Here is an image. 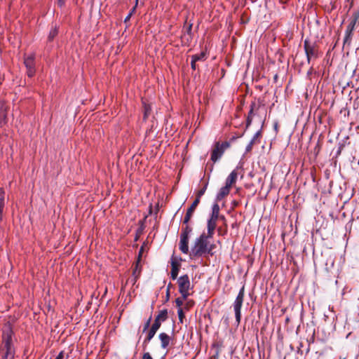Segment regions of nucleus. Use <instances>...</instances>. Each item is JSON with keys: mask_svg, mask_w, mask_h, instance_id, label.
Returning a JSON list of instances; mask_svg holds the SVG:
<instances>
[{"mask_svg": "<svg viewBox=\"0 0 359 359\" xmlns=\"http://www.w3.org/2000/svg\"><path fill=\"white\" fill-rule=\"evenodd\" d=\"M189 237H187L184 235H180V241L179 243V248L181 252L184 254H189Z\"/></svg>", "mask_w": 359, "mask_h": 359, "instance_id": "nucleus-10", "label": "nucleus"}, {"mask_svg": "<svg viewBox=\"0 0 359 359\" xmlns=\"http://www.w3.org/2000/svg\"><path fill=\"white\" fill-rule=\"evenodd\" d=\"M170 264H171L170 277L172 280H175V279H177L178 273H179L180 264L177 260V259L174 258V257H172Z\"/></svg>", "mask_w": 359, "mask_h": 359, "instance_id": "nucleus-9", "label": "nucleus"}, {"mask_svg": "<svg viewBox=\"0 0 359 359\" xmlns=\"http://www.w3.org/2000/svg\"><path fill=\"white\" fill-rule=\"evenodd\" d=\"M304 48L309 63L311 62V60L318 57V49L317 45L315 43H311L309 40L306 39L304 41Z\"/></svg>", "mask_w": 359, "mask_h": 359, "instance_id": "nucleus-5", "label": "nucleus"}, {"mask_svg": "<svg viewBox=\"0 0 359 359\" xmlns=\"http://www.w3.org/2000/svg\"><path fill=\"white\" fill-rule=\"evenodd\" d=\"M168 318V311L166 309H163L159 312L155 319L164 322Z\"/></svg>", "mask_w": 359, "mask_h": 359, "instance_id": "nucleus-22", "label": "nucleus"}, {"mask_svg": "<svg viewBox=\"0 0 359 359\" xmlns=\"http://www.w3.org/2000/svg\"><path fill=\"white\" fill-rule=\"evenodd\" d=\"M220 147V144L219 142H217L215 145L214 149L212 151L211 160L214 163L216 162L218 159H219L224 154L222 149H221Z\"/></svg>", "mask_w": 359, "mask_h": 359, "instance_id": "nucleus-12", "label": "nucleus"}, {"mask_svg": "<svg viewBox=\"0 0 359 359\" xmlns=\"http://www.w3.org/2000/svg\"><path fill=\"white\" fill-rule=\"evenodd\" d=\"M161 325V322L155 319L154 323L152 324L150 329L153 330L155 332H157L158 330L160 328Z\"/></svg>", "mask_w": 359, "mask_h": 359, "instance_id": "nucleus-26", "label": "nucleus"}, {"mask_svg": "<svg viewBox=\"0 0 359 359\" xmlns=\"http://www.w3.org/2000/svg\"><path fill=\"white\" fill-rule=\"evenodd\" d=\"M257 107L255 102H252L250 104V110L248 113V117H252L253 118L254 116V110Z\"/></svg>", "mask_w": 359, "mask_h": 359, "instance_id": "nucleus-29", "label": "nucleus"}, {"mask_svg": "<svg viewBox=\"0 0 359 359\" xmlns=\"http://www.w3.org/2000/svg\"><path fill=\"white\" fill-rule=\"evenodd\" d=\"M136 7H137V6H135L133 8V9H132V10H131V11L130 12L129 15H130L132 16L133 13H134V11H135V9H136Z\"/></svg>", "mask_w": 359, "mask_h": 359, "instance_id": "nucleus-42", "label": "nucleus"}, {"mask_svg": "<svg viewBox=\"0 0 359 359\" xmlns=\"http://www.w3.org/2000/svg\"><path fill=\"white\" fill-rule=\"evenodd\" d=\"M177 315H178V318H179V320L181 323H182V320H183V318L184 317V313H183V311H182V308H179L178 310H177Z\"/></svg>", "mask_w": 359, "mask_h": 359, "instance_id": "nucleus-30", "label": "nucleus"}, {"mask_svg": "<svg viewBox=\"0 0 359 359\" xmlns=\"http://www.w3.org/2000/svg\"><path fill=\"white\" fill-rule=\"evenodd\" d=\"M156 333V332L154 331L151 329H149V330L148 331L147 335L145 337V339H144L143 343H142V347H143L144 350H145L147 348L148 344L152 339V338L154 337Z\"/></svg>", "mask_w": 359, "mask_h": 359, "instance_id": "nucleus-19", "label": "nucleus"}, {"mask_svg": "<svg viewBox=\"0 0 359 359\" xmlns=\"http://www.w3.org/2000/svg\"><path fill=\"white\" fill-rule=\"evenodd\" d=\"M151 320V317H150V318L147 320V321L145 323V324H144V328H143V332H146V331L149 329V326H150Z\"/></svg>", "mask_w": 359, "mask_h": 359, "instance_id": "nucleus-32", "label": "nucleus"}, {"mask_svg": "<svg viewBox=\"0 0 359 359\" xmlns=\"http://www.w3.org/2000/svg\"><path fill=\"white\" fill-rule=\"evenodd\" d=\"M184 299H183V297H178L175 299V303L177 307L181 308V306L183 304V302Z\"/></svg>", "mask_w": 359, "mask_h": 359, "instance_id": "nucleus-31", "label": "nucleus"}, {"mask_svg": "<svg viewBox=\"0 0 359 359\" xmlns=\"http://www.w3.org/2000/svg\"><path fill=\"white\" fill-rule=\"evenodd\" d=\"M2 359H14L15 351L12 344V332H4L2 345L0 349Z\"/></svg>", "mask_w": 359, "mask_h": 359, "instance_id": "nucleus-2", "label": "nucleus"}, {"mask_svg": "<svg viewBox=\"0 0 359 359\" xmlns=\"http://www.w3.org/2000/svg\"><path fill=\"white\" fill-rule=\"evenodd\" d=\"M220 146H221L220 148L222 149L223 152H224L225 149H227L228 147H229L230 144L229 142H224L220 144Z\"/></svg>", "mask_w": 359, "mask_h": 359, "instance_id": "nucleus-33", "label": "nucleus"}, {"mask_svg": "<svg viewBox=\"0 0 359 359\" xmlns=\"http://www.w3.org/2000/svg\"><path fill=\"white\" fill-rule=\"evenodd\" d=\"M207 187H208V183H206L204 185V187L198 191L196 198H198V200L200 201L201 197L205 194Z\"/></svg>", "mask_w": 359, "mask_h": 359, "instance_id": "nucleus-28", "label": "nucleus"}, {"mask_svg": "<svg viewBox=\"0 0 359 359\" xmlns=\"http://www.w3.org/2000/svg\"><path fill=\"white\" fill-rule=\"evenodd\" d=\"M252 121V118L251 116L247 118V123H246L247 128L251 124Z\"/></svg>", "mask_w": 359, "mask_h": 359, "instance_id": "nucleus-36", "label": "nucleus"}, {"mask_svg": "<svg viewBox=\"0 0 359 359\" xmlns=\"http://www.w3.org/2000/svg\"><path fill=\"white\" fill-rule=\"evenodd\" d=\"M57 4L60 7H62L65 4V0H57Z\"/></svg>", "mask_w": 359, "mask_h": 359, "instance_id": "nucleus-38", "label": "nucleus"}, {"mask_svg": "<svg viewBox=\"0 0 359 359\" xmlns=\"http://www.w3.org/2000/svg\"><path fill=\"white\" fill-rule=\"evenodd\" d=\"M142 359H153L149 352H146L143 354Z\"/></svg>", "mask_w": 359, "mask_h": 359, "instance_id": "nucleus-35", "label": "nucleus"}, {"mask_svg": "<svg viewBox=\"0 0 359 359\" xmlns=\"http://www.w3.org/2000/svg\"><path fill=\"white\" fill-rule=\"evenodd\" d=\"M130 17H131V15L128 14V16H127V17L126 18V19H125V22H126V21L129 20H130Z\"/></svg>", "mask_w": 359, "mask_h": 359, "instance_id": "nucleus-44", "label": "nucleus"}, {"mask_svg": "<svg viewBox=\"0 0 359 359\" xmlns=\"http://www.w3.org/2000/svg\"><path fill=\"white\" fill-rule=\"evenodd\" d=\"M196 61L194 59V58H191V69L193 70H196Z\"/></svg>", "mask_w": 359, "mask_h": 359, "instance_id": "nucleus-34", "label": "nucleus"}, {"mask_svg": "<svg viewBox=\"0 0 359 359\" xmlns=\"http://www.w3.org/2000/svg\"><path fill=\"white\" fill-rule=\"evenodd\" d=\"M5 191L3 188H0V222L3 219V213L5 207Z\"/></svg>", "mask_w": 359, "mask_h": 359, "instance_id": "nucleus-16", "label": "nucleus"}, {"mask_svg": "<svg viewBox=\"0 0 359 359\" xmlns=\"http://www.w3.org/2000/svg\"><path fill=\"white\" fill-rule=\"evenodd\" d=\"M219 206L217 203L213 204L212 207V214L210 216V219H216L217 220L219 218H221L222 219H224V216L219 217Z\"/></svg>", "mask_w": 359, "mask_h": 359, "instance_id": "nucleus-17", "label": "nucleus"}, {"mask_svg": "<svg viewBox=\"0 0 359 359\" xmlns=\"http://www.w3.org/2000/svg\"><path fill=\"white\" fill-rule=\"evenodd\" d=\"M186 224V226L184 227H182V229L180 235H184L187 237H189V235L192 231V228L189 225H188V224Z\"/></svg>", "mask_w": 359, "mask_h": 359, "instance_id": "nucleus-23", "label": "nucleus"}, {"mask_svg": "<svg viewBox=\"0 0 359 359\" xmlns=\"http://www.w3.org/2000/svg\"><path fill=\"white\" fill-rule=\"evenodd\" d=\"M359 20V12L353 13L351 22L346 27L344 43H350L352 39L353 32L355 29L356 23Z\"/></svg>", "mask_w": 359, "mask_h": 359, "instance_id": "nucleus-6", "label": "nucleus"}, {"mask_svg": "<svg viewBox=\"0 0 359 359\" xmlns=\"http://www.w3.org/2000/svg\"><path fill=\"white\" fill-rule=\"evenodd\" d=\"M159 339L161 340V346L162 348H166L171 341V337L165 332H161L158 335Z\"/></svg>", "mask_w": 359, "mask_h": 359, "instance_id": "nucleus-14", "label": "nucleus"}, {"mask_svg": "<svg viewBox=\"0 0 359 359\" xmlns=\"http://www.w3.org/2000/svg\"><path fill=\"white\" fill-rule=\"evenodd\" d=\"M245 289H244V286L242 287V288L240 290L234 302H233V310H234V312H235V317H236V323L238 325L241 322V307H242V305H243V299H244V295H245V292H244Z\"/></svg>", "mask_w": 359, "mask_h": 359, "instance_id": "nucleus-4", "label": "nucleus"}, {"mask_svg": "<svg viewBox=\"0 0 359 359\" xmlns=\"http://www.w3.org/2000/svg\"><path fill=\"white\" fill-rule=\"evenodd\" d=\"M238 173L236 170H233L226 179L225 184L231 187L236 183Z\"/></svg>", "mask_w": 359, "mask_h": 359, "instance_id": "nucleus-15", "label": "nucleus"}, {"mask_svg": "<svg viewBox=\"0 0 359 359\" xmlns=\"http://www.w3.org/2000/svg\"><path fill=\"white\" fill-rule=\"evenodd\" d=\"M172 287V284L171 283H169L168 287H167V291L168 292H169L170 290V287Z\"/></svg>", "mask_w": 359, "mask_h": 359, "instance_id": "nucleus-43", "label": "nucleus"}, {"mask_svg": "<svg viewBox=\"0 0 359 359\" xmlns=\"http://www.w3.org/2000/svg\"><path fill=\"white\" fill-rule=\"evenodd\" d=\"M198 198H196L194 201L192 203L191 206L188 208L187 213L184 216L183 224H188L189 220L191 219L196 207L199 204Z\"/></svg>", "mask_w": 359, "mask_h": 359, "instance_id": "nucleus-8", "label": "nucleus"}, {"mask_svg": "<svg viewBox=\"0 0 359 359\" xmlns=\"http://www.w3.org/2000/svg\"><path fill=\"white\" fill-rule=\"evenodd\" d=\"M138 1H139V0H135V6H137Z\"/></svg>", "mask_w": 359, "mask_h": 359, "instance_id": "nucleus-47", "label": "nucleus"}, {"mask_svg": "<svg viewBox=\"0 0 359 359\" xmlns=\"http://www.w3.org/2000/svg\"><path fill=\"white\" fill-rule=\"evenodd\" d=\"M143 252V247L141 248L140 252H139V255H138V259L137 260H139V262H140V259H141V257H142V252Z\"/></svg>", "mask_w": 359, "mask_h": 359, "instance_id": "nucleus-39", "label": "nucleus"}, {"mask_svg": "<svg viewBox=\"0 0 359 359\" xmlns=\"http://www.w3.org/2000/svg\"><path fill=\"white\" fill-rule=\"evenodd\" d=\"M151 107L148 104H144V118L146 119L151 112Z\"/></svg>", "mask_w": 359, "mask_h": 359, "instance_id": "nucleus-25", "label": "nucleus"}, {"mask_svg": "<svg viewBox=\"0 0 359 359\" xmlns=\"http://www.w3.org/2000/svg\"><path fill=\"white\" fill-rule=\"evenodd\" d=\"M140 273H141V267H140V262H139V260H137L135 264V266L133 269V276H134L133 284H135L136 283L137 280L138 279V278L140 276Z\"/></svg>", "mask_w": 359, "mask_h": 359, "instance_id": "nucleus-20", "label": "nucleus"}, {"mask_svg": "<svg viewBox=\"0 0 359 359\" xmlns=\"http://www.w3.org/2000/svg\"><path fill=\"white\" fill-rule=\"evenodd\" d=\"M179 292L181 294L183 299H187L190 295L189 290L192 288L190 279L187 274L181 276L177 279Z\"/></svg>", "mask_w": 359, "mask_h": 359, "instance_id": "nucleus-3", "label": "nucleus"}, {"mask_svg": "<svg viewBox=\"0 0 359 359\" xmlns=\"http://www.w3.org/2000/svg\"><path fill=\"white\" fill-rule=\"evenodd\" d=\"M169 297H170V292H168V291H166V297H167V299H168Z\"/></svg>", "mask_w": 359, "mask_h": 359, "instance_id": "nucleus-45", "label": "nucleus"}, {"mask_svg": "<svg viewBox=\"0 0 359 359\" xmlns=\"http://www.w3.org/2000/svg\"><path fill=\"white\" fill-rule=\"evenodd\" d=\"M210 237L206 233H203L197 238L189 252V257L193 259L202 257L212 256L214 255L213 250L215 248L214 243H210L208 239Z\"/></svg>", "mask_w": 359, "mask_h": 359, "instance_id": "nucleus-1", "label": "nucleus"}, {"mask_svg": "<svg viewBox=\"0 0 359 359\" xmlns=\"http://www.w3.org/2000/svg\"><path fill=\"white\" fill-rule=\"evenodd\" d=\"M136 7H137V6H135L133 8V9H132V10H131V11L130 12L129 15H130L132 16L133 13H134V11H135V9H136Z\"/></svg>", "mask_w": 359, "mask_h": 359, "instance_id": "nucleus-41", "label": "nucleus"}, {"mask_svg": "<svg viewBox=\"0 0 359 359\" xmlns=\"http://www.w3.org/2000/svg\"><path fill=\"white\" fill-rule=\"evenodd\" d=\"M217 231H218V232H220L221 231V229L218 228Z\"/></svg>", "mask_w": 359, "mask_h": 359, "instance_id": "nucleus-48", "label": "nucleus"}, {"mask_svg": "<svg viewBox=\"0 0 359 359\" xmlns=\"http://www.w3.org/2000/svg\"><path fill=\"white\" fill-rule=\"evenodd\" d=\"M24 64L27 68V76L32 77L35 74L34 55L31 54L25 57Z\"/></svg>", "mask_w": 359, "mask_h": 359, "instance_id": "nucleus-7", "label": "nucleus"}, {"mask_svg": "<svg viewBox=\"0 0 359 359\" xmlns=\"http://www.w3.org/2000/svg\"><path fill=\"white\" fill-rule=\"evenodd\" d=\"M231 187H228L225 184L224 187H222L217 195V200L221 201L222 198H224L225 196H226L230 191Z\"/></svg>", "mask_w": 359, "mask_h": 359, "instance_id": "nucleus-18", "label": "nucleus"}, {"mask_svg": "<svg viewBox=\"0 0 359 359\" xmlns=\"http://www.w3.org/2000/svg\"><path fill=\"white\" fill-rule=\"evenodd\" d=\"M57 34V29L56 27L53 28L49 33L48 40L52 41L55 36Z\"/></svg>", "mask_w": 359, "mask_h": 359, "instance_id": "nucleus-27", "label": "nucleus"}, {"mask_svg": "<svg viewBox=\"0 0 359 359\" xmlns=\"http://www.w3.org/2000/svg\"><path fill=\"white\" fill-rule=\"evenodd\" d=\"M191 27H192V25H189V28H188L189 32H190V31H191Z\"/></svg>", "mask_w": 359, "mask_h": 359, "instance_id": "nucleus-46", "label": "nucleus"}, {"mask_svg": "<svg viewBox=\"0 0 359 359\" xmlns=\"http://www.w3.org/2000/svg\"><path fill=\"white\" fill-rule=\"evenodd\" d=\"M8 105L4 102H0V126L7 123Z\"/></svg>", "mask_w": 359, "mask_h": 359, "instance_id": "nucleus-11", "label": "nucleus"}, {"mask_svg": "<svg viewBox=\"0 0 359 359\" xmlns=\"http://www.w3.org/2000/svg\"><path fill=\"white\" fill-rule=\"evenodd\" d=\"M143 252V247L141 248L140 252H139V255H138V259L137 260H139V262H140V259H141V257H142V252Z\"/></svg>", "mask_w": 359, "mask_h": 359, "instance_id": "nucleus-40", "label": "nucleus"}, {"mask_svg": "<svg viewBox=\"0 0 359 359\" xmlns=\"http://www.w3.org/2000/svg\"><path fill=\"white\" fill-rule=\"evenodd\" d=\"M191 58H194L196 62L203 61L205 60V53L204 52H201L198 54L192 55Z\"/></svg>", "mask_w": 359, "mask_h": 359, "instance_id": "nucleus-24", "label": "nucleus"}, {"mask_svg": "<svg viewBox=\"0 0 359 359\" xmlns=\"http://www.w3.org/2000/svg\"><path fill=\"white\" fill-rule=\"evenodd\" d=\"M64 358V352L61 351L57 356L55 358V359H63Z\"/></svg>", "mask_w": 359, "mask_h": 359, "instance_id": "nucleus-37", "label": "nucleus"}, {"mask_svg": "<svg viewBox=\"0 0 359 359\" xmlns=\"http://www.w3.org/2000/svg\"><path fill=\"white\" fill-rule=\"evenodd\" d=\"M260 136V132L258 131L257 132L253 137L252 138V140H250V142H249V144L247 145L246 148H245V151L246 152H250L252 149V147L255 144H256L257 142V140L259 138V137Z\"/></svg>", "mask_w": 359, "mask_h": 359, "instance_id": "nucleus-21", "label": "nucleus"}, {"mask_svg": "<svg viewBox=\"0 0 359 359\" xmlns=\"http://www.w3.org/2000/svg\"><path fill=\"white\" fill-rule=\"evenodd\" d=\"M216 226H217V220L216 219L210 218L208 220V224H207L208 232L206 233L207 236H208L211 238L213 237V235L215 233V230L216 229Z\"/></svg>", "mask_w": 359, "mask_h": 359, "instance_id": "nucleus-13", "label": "nucleus"}]
</instances>
